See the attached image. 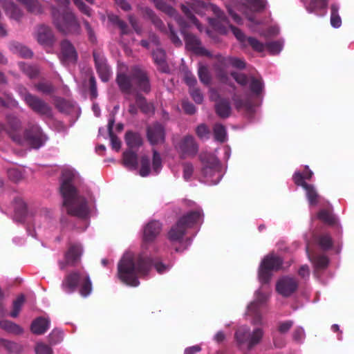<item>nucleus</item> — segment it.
<instances>
[{"label":"nucleus","mask_w":354,"mask_h":354,"mask_svg":"<svg viewBox=\"0 0 354 354\" xmlns=\"http://www.w3.org/2000/svg\"><path fill=\"white\" fill-rule=\"evenodd\" d=\"M162 225L159 221H152L148 223L143 231V241L145 243L153 242L159 235Z\"/></svg>","instance_id":"obj_20"},{"label":"nucleus","mask_w":354,"mask_h":354,"mask_svg":"<svg viewBox=\"0 0 354 354\" xmlns=\"http://www.w3.org/2000/svg\"><path fill=\"white\" fill-rule=\"evenodd\" d=\"M37 40L41 45L52 46L55 41L52 29L44 24L39 26L37 31Z\"/></svg>","instance_id":"obj_23"},{"label":"nucleus","mask_w":354,"mask_h":354,"mask_svg":"<svg viewBox=\"0 0 354 354\" xmlns=\"http://www.w3.org/2000/svg\"><path fill=\"white\" fill-rule=\"evenodd\" d=\"M215 71L216 77L221 83L228 85L232 88H235L234 83L230 80L227 70L224 68H215Z\"/></svg>","instance_id":"obj_44"},{"label":"nucleus","mask_w":354,"mask_h":354,"mask_svg":"<svg viewBox=\"0 0 354 354\" xmlns=\"http://www.w3.org/2000/svg\"><path fill=\"white\" fill-rule=\"evenodd\" d=\"M152 266L159 274L164 273L169 268V265L145 252L136 256L131 252H127L118 262V277L123 283L136 287L140 284L139 277L148 274Z\"/></svg>","instance_id":"obj_1"},{"label":"nucleus","mask_w":354,"mask_h":354,"mask_svg":"<svg viewBox=\"0 0 354 354\" xmlns=\"http://www.w3.org/2000/svg\"><path fill=\"white\" fill-rule=\"evenodd\" d=\"M306 253L308 256L309 260L313 263L315 268L317 270H324L326 269L329 263L328 258L325 255H318V254H310L309 252V247L306 246Z\"/></svg>","instance_id":"obj_29"},{"label":"nucleus","mask_w":354,"mask_h":354,"mask_svg":"<svg viewBox=\"0 0 354 354\" xmlns=\"http://www.w3.org/2000/svg\"><path fill=\"white\" fill-rule=\"evenodd\" d=\"M152 56L154 62L158 66V68L162 73H167L169 67L166 62V54L163 49L157 48L152 53Z\"/></svg>","instance_id":"obj_27"},{"label":"nucleus","mask_w":354,"mask_h":354,"mask_svg":"<svg viewBox=\"0 0 354 354\" xmlns=\"http://www.w3.org/2000/svg\"><path fill=\"white\" fill-rule=\"evenodd\" d=\"M0 345L10 353H18L20 351L19 346L17 343L5 339H0Z\"/></svg>","instance_id":"obj_57"},{"label":"nucleus","mask_w":354,"mask_h":354,"mask_svg":"<svg viewBox=\"0 0 354 354\" xmlns=\"http://www.w3.org/2000/svg\"><path fill=\"white\" fill-rule=\"evenodd\" d=\"M36 354H53V349L47 344L39 342L35 347Z\"/></svg>","instance_id":"obj_64"},{"label":"nucleus","mask_w":354,"mask_h":354,"mask_svg":"<svg viewBox=\"0 0 354 354\" xmlns=\"http://www.w3.org/2000/svg\"><path fill=\"white\" fill-rule=\"evenodd\" d=\"M176 149L178 151L180 159H185L187 157H194L198 151V145L194 138L191 135L184 136L178 145Z\"/></svg>","instance_id":"obj_13"},{"label":"nucleus","mask_w":354,"mask_h":354,"mask_svg":"<svg viewBox=\"0 0 354 354\" xmlns=\"http://www.w3.org/2000/svg\"><path fill=\"white\" fill-rule=\"evenodd\" d=\"M266 0H247L246 5L248 9L254 12H261L266 7Z\"/></svg>","instance_id":"obj_46"},{"label":"nucleus","mask_w":354,"mask_h":354,"mask_svg":"<svg viewBox=\"0 0 354 354\" xmlns=\"http://www.w3.org/2000/svg\"><path fill=\"white\" fill-rule=\"evenodd\" d=\"M283 260L279 256L273 253L266 255L261 262L259 268L258 276L262 283H268L273 272L279 270L283 265Z\"/></svg>","instance_id":"obj_8"},{"label":"nucleus","mask_w":354,"mask_h":354,"mask_svg":"<svg viewBox=\"0 0 354 354\" xmlns=\"http://www.w3.org/2000/svg\"><path fill=\"white\" fill-rule=\"evenodd\" d=\"M75 174L72 171L62 172V183L60 192L63 197V205L66 208L68 214L79 218H86L88 214L87 202L84 197L80 196L72 183Z\"/></svg>","instance_id":"obj_2"},{"label":"nucleus","mask_w":354,"mask_h":354,"mask_svg":"<svg viewBox=\"0 0 354 354\" xmlns=\"http://www.w3.org/2000/svg\"><path fill=\"white\" fill-rule=\"evenodd\" d=\"M5 131L16 143L21 144L22 138L20 131L22 128L21 120L13 114H8L6 117Z\"/></svg>","instance_id":"obj_14"},{"label":"nucleus","mask_w":354,"mask_h":354,"mask_svg":"<svg viewBox=\"0 0 354 354\" xmlns=\"http://www.w3.org/2000/svg\"><path fill=\"white\" fill-rule=\"evenodd\" d=\"M205 6V3L201 1V0H194V2L191 3V9H189L188 7L185 6L184 4L181 5V10L182 12L185 14V15L187 17V18L192 23L194 24L197 28L202 31V26L199 23L198 20L196 19V17L193 15L192 10L198 12L197 8H204Z\"/></svg>","instance_id":"obj_22"},{"label":"nucleus","mask_w":354,"mask_h":354,"mask_svg":"<svg viewBox=\"0 0 354 354\" xmlns=\"http://www.w3.org/2000/svg\"><path fill=\"white\" fill-rule=\"evenodd\" d=\"M150 160L148 156H143L140 159V169L139 174L142 177L147 176L150 173Z\"/></svg>","instance_id":"obj_53"},{"label":"nucleus","mask_w":354,"mask_h":354,"mask_svg":"<svg viewBox=\"0 0 354 354\" xmlns=\"http://www.w3.org/2000/svg\"><path fill=\"white\" fill-rule=\"evenodd\" d=\"M11 50L21 57L30 58L32 56V52L26 46L21 44L13 41L10 44Z\"/></svg>","instance_id":"obj_36"},{"label":"nucleus","mask_w":354,"mask_h":354,"mask_svg":"<svg viewBox=\"0 0 354 354\" xmlns=\"http://www.w3.org/2000/svg\"><path fill=\"white\" fill-rule=\"evenodd\" d=\"M144 15L147 17L155 27L159 30L165 31V27L163 21L155 14V12L149 8H145L143 10Z\"/></svg>","instance_id":"obj_33"},{"label":"nucleus","mask_w":354,"mask_h":354,"mask_svg":"<svg viewBox=\"0 0 354 354\" xmlns=\"http://www.w3.org/2000/svg\"><path fill=\"white\" fill-rule=\"evenodd\" d=\"M36 90L44 95H51L55 92V86L50 82H39L35 84Z\"/></svg>","instance_id":"obj_42"},{"label":"nucleus","mask_w":354,"mask_h":354,"mask_svg":"<svg viewBox=\"0 0 354 354\" xmlns=\"http://www.w3.org/2000/svg\"><path fill=\"white\" fill-rule=\"evenodd\" d=\"M17 92L19 93V96L21 97V99L25 102L26 104L27 102H28L32 97H33L35 95L30 93L28 89L23 85L19 84L17 86Z\"/></svg>","instance_id":"obj_59"},{"label":"nucleus","mask_w":354,"mask_h":354,"mask_svg":"<svg viewBox=\"0 0 354 354\" xmlns=\"http://www.w3.org/2000/svg\"><path fill=\"white\" fill-rule=\"evenodd\" d=\"M198 75L200 81L203 84L208 86L211 84L212 76L207 66L200 64L198 68Z\"/></svg>","instance_id":"obj_43"},{"label":"nucleus","mask_w":354,"mask_h":354,"mask_svg":"<svg viewBox=\"0 0 354 354\" xmlns=\"http://www.w3.org/2000/svg\"><path fill=\"white\" fill-rule=\"evenodd\" d=\"M80 285V293L82 297L88 296L92 291V283L85 271L73 270L67 274L61 284L62 289L67 294L74 292Z\"/></svg>","instance_id":"obj_5"},{"label":"nucleus","mask_w":354,"mask_h":354,"mask_svg":"<svg viewBox=\"0 0 354 354\" xmlns=\"http://www.w3.org/2000/svg\"><path fill=\"white\" fill-rule=\"evenodd\" d=\"M230 75L241 86H246L249 82L250 78L243 73L232 72Z\"/></svg>","instance_id":"obj_62"},{"label":"nucleus","mask_w":354,"mask_h":354,"mask_svg":"<svg viewBox=\"0 0 354 354\" xmlns=\"http://www.w3.org/2000/svg\"><path fill=\"white\" fill-rule=\"evenodd\" d=\"M24 139L34 149L40 148L46 141V136L38 124L29 122L24 133Z\"/></svg>","instance_id":"obj_12"},{"label":"nucleus","mask_w":354,"mask_h":354,"mask_svg":"<svg viewBox=\"0 0 354 354\" xmlns=\"http://www.w3.org/2000/svg\"><path fill=\"white\" fill-rule=\"evenodd\" d=\"M152 167L156 174H158L162 168V158L160 153L156 149L153 150Z\"/></svg>","instance_id":"obj_58"},{"label":"nucleus","mask_w":354,"mask_h":354,"mask_svg":"<svg viewBox=\"0 0 354 354\" xmlns=\"http://www.w3.org/2000/svg\"><path fill=\"white\" fill-rule=\"evenodd\" d=\"M27 213V207L26 203L21 201H17L15 207V218L18 222H24Z\"/></svg>","instance_id":"obj_39"},{"label":"nucleus","mask_w":354,"mask_h":354,"mask_svg":"<svg viewBox=\"0 0 354 354\" xmlns=\"http://www.w3.org/2000/svg\"><path fill=\"white\" fill-rule=\"evenodd\" d=\"M50 326V321L43 317H39L35 319L31 325L30 330L35 335L44 334Z\"/></svg>","instance_id":"obj_25"},{"label":"nucleus","mask_w":354,"mask_h":354,"mask_svg":"<svg viewBox=\"0 0 354 354\" xmlns=\"http://www.w3.org/2000/svg\"><path fill=\"white\" fill-rule=\"evenodd\" d=\"M0 327L6 332L15 335H20L24 333V329L19 325L6 319L0 321Z\"/></svg>","instance_id":"obj_35"},{"label":"nucleus","mask_w":354,"mask_h":354,"mask_svg":"<svg viewBox=\"0 0 354 354\" xmlns=\"http://www.w3.org/2000/svg\"><path fill=\"white\" fill-rule=\"evenodd\" d=\"M19 66L21 71L30 78L32 79L38 75L39 71L35 66H31L24 62H20Z\"/></svg>","instance_id":"obj_51"},{"label":"nucleus","mask_w":354,"mask_h":354,"mask_svg":"<svg viewBox=\"0 0 354 354\" xmlns=\"http://www.w3.org/2000/svg\"><path fill=\"white\" fill-rule=\"evenodd\" d=\"M122 165L129 170H136L138 166V157L136 151L127 149L122 153Z\"/></svg>","instance_id":"obj_24"},{"label":"nucleus","mask_w":354,"mask_h":354,"mask_svg":"<svg viewBox=\"0 0 354 354\" xmlns=\"http://www.w3.org/2000/svg\"><path fill=\"white\" fill-rule=\"evenodd\" d=\"M59 47L58 57L62 64L64 66L75 65L78 61V53L73 44L64 39L60 41Z\"/></svg>","instance_id":"obj_10"},{"label":"nucleus","mask_w":354,"mask_h":354,"mask_svg":"<svg viewBox=\"0 0 354 354\" xmlns=\"http://www.w3.org/2000/svg\"><path fill=\"white\" fill-rule=\"evenodd\" d=\"M214 138L216 141L224 142L226 140V129L221 124H216L213 129Z\"/></svg>","instance_id":"obj_48"},{"label":"nucleus","mask_w":354,"mask_h":354,"mask_svg":"<svg viewBox=\"0 0 354 354\" xmlns=\"http://www.w3.org/2000/svg\"><path fill=\"white\" fill-rule=\"evenodd\" d=\"M25 301V297L24 295H19L12 303V310L10 313L12 317H17L21 309V307Z\"/></svg>","instance_id":"obj_52"},{"label":"nucleus","mask_w":354,"mask_h":354,"mask_svg":"<svg viewBox=\"0 0 354 354\" xmlns=\"http://www.w3.org/2000/svg\"><path fill=\"white\" fill-rule=\"evenodd\" d=\"M147 138L152 145L162 144L165 140V130L162 124L155 122L147 127Z\"/></svg>","instance_id":"obj_18"},{"label":"nucleus","mask_w":354,"mask_h":354,"mask_svg":"<svg viewBox=\"0 0 354 354\" xmlns=\"http://www.w3.org/2000/svg\"><path fill=\"white\" fill-rule=\"evenodd\" d=\"M304 189L310 205H316L319 202V195L314 185L310 184L306 185Z\"/></svg>","instance_id":"obj_40"},{"label":"nucleus","mask_w":354,"mask_h":354,"mask_svg":"<svg viewBox=\"0 0 354 354\" xmlns=\"http://www.w3.org/2000/svg\"><path fill=\"white\" fill-rule=\"evenodd\" d=\"M245 41L248 43L249 46L252 47V48L254 50L257 52L261 53L265 49L266 46L262 42H261L259 40L254 37H249L247 38Z\"/></svg>","instance_id":"obj_56"},{"label":"nucleus","mask_w":354,"mask_h":354,"mask_svg":"<svg viewBox=\"0 0 354 354\" xmlns=\"http://www.w3.org/2000/svg\"><path fill=\"white\" fill-rule=\"evenodd\" d=\"M114 124H115V116H114V115H113L109 119L107 129H108L109 136L110 140H111V147L113 149H115L118 151L120 150V149L121 147V141L113 133Z\"/></svg>","instance_id":"obj_31"},{"label":"nucleus","mask_w":354,"mask_h":354,"mask_svg":"<svg viewBox=\"0 0 354 354\" xmlns=\"http://www.w3.org/2000/svg\"><path fill=\"white\" fill-rule=\"evenodd\" d=\"M136 103L144 113H149L153 111L152 104L148 103L146 98L140 93H136Z\"/></svg>","instance_id":"obj_38"},{"label":"nucleus","mask_w":354,"mask_h":354,"mask_svg":"<svg viewBox=\"0 0 354 354\" xmlns=\"http://www.w3.org/2000/svg\"><path fill=\"white\" fill-rule=\"evenodd\" d=\"M317 241L319 247L323 250H328L333 245L331 236L327 233L320 234L317 238Z\"/></svg>","instance_id":"obj_45"},{"label":"nucleus","mask_w":354,"mask_h":354,"mask_svg":"<svg viewBox=\"0 0 354 354\" xmlns=\"http://www.w3.org/2000/svg\"><path fill=\"white\" fill-rule=\"evenodd\" d=\"M214 12L216 15V19H209V24L216 30L221 33H226L227 27L230 28L236 37V38L241 43L245 42L248 37L239 28L230 24L227 17L225 14L218 8L214 9Z\"/></svg>","instance_id":"obj_9"},{"label":"nucleus","mask_w":354,"mask_h":354,"mask_svg":"<svg viewBox=\"0 0 354 354\" xmlns=\"http://www.w3.org/2000/svg\"><path fill=\"white\" fill-rule=\"evenodd\" d=\"M50 10L53 23L59 32L64 35H80V24L70 8L52 6Z\"/></svg>","instance_id":"obj_4"},{"label":"nucleus","mask_w":354,"mask_h":354,"mask_svg":"<svg viewBox=\"0 0 354 354\" xmlns=\"http://www.w3.org/2000/svg\"><path fill=\"white\" fill-rule=\"evenodd\" d=\"M34 113L41 117L50 118L53 117L52 107L43 99L34 95L26 104Z\"/></svg>","instance_id":"obj_16"},{"label":"nucleus","mask_w":354,"mask_h":354,"mask_svg":"<svg viewBox=\"0 0 354 354\" xmlns=\"http://www.w3.org/2000/svg\"><path fill=\"white\" fill-rule=\"evenodd\" d=\"M0 6L6 15L12 19L19 21L24 15L23 11L12 1L0 0Z\"/></svg>","instance_id":"obj_21"},{"label":"nucleus","mask_w":354,"mask_h":354,"mask_svg":"<svg viewBox=\"0 0 354 354\" xmlns=\"http://www.w3.org/2000/svg\"><path fill=\"white\" fill-rule=\"evenodd\" d=\"M176 22L180 27V32L184 37L187 50L197 55L209 56L210 54L209 52L202 46L200 39L195 35L187 32L189 26L187 21L182 17H178Z\"/></svg>","instance_id":"obj_7"},{"label":"nucleus","mask_w":354,"mask_h":354,"mask_svg":"<svg viewBox=\"0 0 354 354\" xmlns=\"http://www.w3.org/2000/svg\"><path fill=\"white\" fill-rule=\"evenodd\" d=\"M6 99L0 96V106L4 108H17L19 102L12 97L10 93L4 94Z\"/></svg>","instance_id":"obj_50"},{"label":"nucleus","mask_w":354,"mask_h":354,"mask_svg":"<svg viewBox=\"0 0 354 354\" xmlns=\"http://www.w3.org/2000/svg\"><path fill=\"white\" fill-rule=\"evenodd\" d=\"M19 3L25 6L27 11L34 15L43 12V8L37 0H17Z\"/></svg>","instance_id":"obj_34"},{"label":"nucleus","mask_w":354,"mask_h":354,"mask_svg":"<svg viewBox=\"0 0 354 354\" xmlns=\"http://www.w3.org/2000/svg\"><path fill=\"white\" fill-rule=\"evenodd\" d=\"M63 339V333L61 330L54 329L48 335V342L51 346L60 343Z\"/></svg>","instance_id":"obj_54"},{"label":"nucleus","mask_w":354,"mask_h":354,"mask_svg":"<svg viewBox=\"0 0 354 354\" xmlns=\"http://www.w3.org/2000/svg\"><path fill=\"white\" fill-rule=\"evenodd\" d=\"M189 94L196 103L201 104L203 102V95L198 88L194 86L192 88H189Z\"/></svg>","instance_id":"obj_63"},{"label":"nucleus","mask_w":354,"mask_h":354,"mask_svg":"<svg viewBox=\"0 0 354 354\" xmlns=\"http://www.w3.org/2000/svg\"><path fill=\"white\" fill-rule=\"evenodd\" d=\"M231 106L229 100L219 99L215 104V112L221 118H227L231 114Z\"/></svg>","instance_id":"obj_28"},{"label":"nucleus","mask_w":354,"mask_h":354,"mask_svg":"<svg viewBox=\"0 0 354 354\" xmlns=\"http://www.w3.org/2000/svg\"><path fill=\"white\" fill-rule=\"evenodd\" d=\"M115 81L120 91L124 94H131L133 91L149 93L151 91L147 73L138 66H133L129 74L118 73Z\"/></svg>","instance_id":"obj_3"},{"label":"nucleus","mask_w":354,"mask_h":354,"mask_svg":"<svg viewBox=\"0 0 354 354\" xmlns=\"http://www.w3.org/2000/svg\"><path fill=\"white\" fill-rule=\"evenodd\" d=\"M83 254L82 245L80 243H71L64 254L68 266H76L80 261Z\"/></svg>","instance_id":"obj_19"},{"label":"nucleus","mask_w":354,"mask_h":354,"mask_svg":"<svg viewBox=\"0 0 354 354\" xmlns=\"http://www.w3.org/2000/svg\"><path fill=\"white\" fill-rule=\"evenodd\" d=\"M299 283L296 279L286 276L278 280L276 290L283 297H288L296 292Z\"/></svg>","instance_id":"obj_17"},{"label":"nucleus","mask_w":354,"mask_h":354,"mask_svg":"<svg viewBox=\"0 0 354 354\" xmlns=\"http://www.w3.org/2000/svg\"><path fill=\"white\" fill-rule=\"evenodd\" d=\"M250 328L245 326L239 328L235 333V338L239 344L244 343L250 338Z\"/></svg>","instance_id":"obj_49"},{"label":"nucleus","mask_w":354,"mask_h":354,"mask_svg":"<svg viewBox=\"0 0 354 354\" xmlns=\"http://www.w3.org/2000/svg\"><path fill=\"white\" fill-rule=\"evenodd\" d=\"M330 25L335 28H338L342 25V19L339 15V6L333 3L330 6Z\"/></svg>","instance_id":"obj_41"},{"label":"nucleus","mask_w":354,"mask_h":354,"mask_svg":"<svg viewBox=\"0 0 354 354\" xmlns=\"http://www.w3.org/2000/svg\"><path fill=\"white\" fill-rule=\"evenodd\" d=\"M317 218L325 224L334 226L337 223L335 216L330 209H322L317 213Z\"/></svg>","instance_id":"obj_32"},{"label":"nucleus","mask_w":354,"mask_h":354,"mask_svg":"<svg viewBox=\"0 0 354 354\" xmlns=\"http://www.w3.org/2000/svg\"><path fill=\"white\" fill-rule=\"evenodd\" d=\"M248 84L250 91L254 96L257 97L261 96L264 89V83L261 77L251 76Z\"/></svg>","instance_id":"obj_30"},{"label":"nucleus","mask_w":354,"mask_h":354,"mask_svg":"<svg viewBox=\"0 0 354 354\" xmlns=\"http://www.w3.org/2000/svg\"><path fill=\"white\" fill-rule=\"evenodd\" d=\"M156 7L162 11L163 12L166 13L170 17H174L175 20L176 21V19L178 17H180L176 9H174L171 6L167 4L165 1L162 0H153Z\"/></svg>","instance_id":"obj_37"},{"label":"nucleus","mask_w":354,"mask_h":354,"mask_svg":"<svg viewBox=\"0 0 354 354\" xmlns=\"http://www.w3.org/2000/svg\"><path fill=\"white\" fill-rule=\"evenodd\" d=\"M294 325L292 320L279 322L277 324V330L280 334L287 333Z\"/></svg>","instance_id":"obj_61"},{"label":"nucleus","mask_w":354,"mask_h":354,"mask_svg":"<svg viewBox=\"0 0 354 354\" xmlns=\"http://www.w3.org/2000/svg\"><path fill=\"white\" fill-rule=\"evenodd\" d=\"M203 167L201 169V174L205 178H212L217 176L216 179L212 180L214 184H216L221 179V164L219 160L213 155H208L205 158H201Z\"/></svg>","instance_id":"obj_11"},{"label":"nucleus","mask_w":354,"mask_h":354,"mask_svg":"<svg viewBox=\"0 0 354 354\" xmlns=\"http://www.w3.org/2000/svg\"><path fill=\"white\" fill-rule=\"evenodd\" d=\"M263 335V330L262 328H255L252 333L250 334L248 342V348L250 349L256 344H259Z\"/></svg>","instance_id":"obj_47"},{"label":"nucleus","mask_w":354,"mask_h":354,"mask_svg":"<svg viewBox=\"0 0 354 354\" xmlns=\"http://www.w3.org/2000/svg\"><path fill=\"white\" fill-rule=\"evenodd\" d=\"M93 57L95 62V66L97 73L104 82H106L109 80L111 77V70L107 64V61L104 55L100 50H93Z\"/></svg>","instance_id":"obj_15"},{"label":"nucleus","mask_w":354,"mask_h":354,"mask_svg":"<svg viewBox=\"0 0 354 354\" xmlns=\"http://www.w3.org/2000/svg\"><path fill=\"white\" fill-rule=\"evenodd\" d=\"M125 142L128 149L135 151L141 147L143 144V140L138 133L129 131L125 133Z\"/></svg>","instance_id":"obj_26"},{"label":"nucleus","mask_w":354,"mask_h":354,"mask_svg":"<svg viewBox=\"0 0 354 354\" xmlns=\"http://www.w3.org/2000/svg\"><path fill=\"white\" fill-rule=\"evenodd\" d=\"M196 133L201 139H208L210 131L205 124H201L196 127Z\"/></svg>","instance_id":"obj_60"},{"label":"nucleus","mask_w":354,"mask_h":354,"mask_svg":"<svg viewBox=\"0 0 354 354\" xmlns=\"http://www.w3.org/2000/svg\"><path fill=\"white\" fill-rule=\"evenodd\" d=\"M203 218L201 209L188 212L177 221L168 232V239L172 242H180L188 228L200 223Z\"/></svg>","instance_id":"obj_6"},{"label":"nucleus","mask_w":354,"mask_h":354,"mask_svg":"<svg viewBox=\"0 0 354 354\" xmlns=\"http://www.w3.org/2000/svg\"><path fill=\"white\" fill-rule=\"evenodd\" d=\"M327 5V0H311L308 6V10L309 12H313L317 10L326 8Z\"/></svg>","instance_id":"obj_55"}]
</instances>
